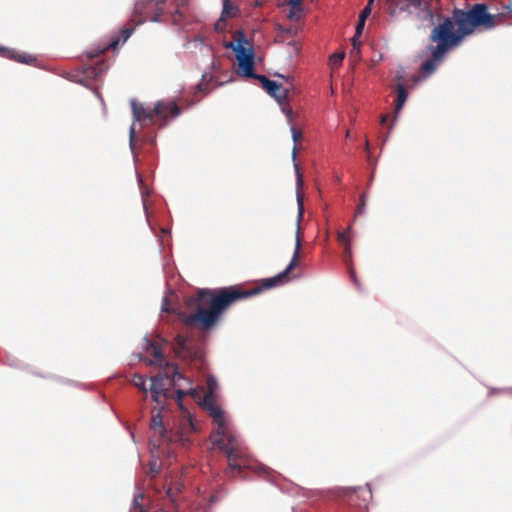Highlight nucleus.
Returning a JSON list of instances; mask_svg holds the SVG:
<instances>
[{
    "instance_id": "1",
    "label": "nucleus",
    "mask_w": 512,
    "mask_h": 512,
    "mask_svg": "<svg viewBox=\"0 0 512 512\" xmlns=\"http://www.w3.org/2000/svg\"><path fill=\"white\" fill-rule=\"evenodd\" d=\"M299 258L300 239L298 236L296 249L294 250L289 265L278 275L262 279L259 284L254 285L252 288L234 285L214 290L200 289L195 295L187 297L185 300V307L187 310L191 311V313L175 310L170 306L169 299L164 297L162 311L176 313L178 318L187 327H197L204 331L211 330L218 324L225 310L233 304L288 281V275L299 264Z\"/></svg>"
},
{
    "instance_id": "2",
    "label": "nucleus",
    "mask_w": 512,
    "mask_h": 512,
    "mask_svg": "<svg viewBox=\"0 0 512 512\" xmlns=\"http://www.w3.org/2000/svg\"><path fill=\"white\" fill-rule=\"evenodd\" d=\"M494 26L495 16L488 13L485 4H474L469 10L455 9L451 17H446L432 29L429 39L436 45L427 46L430 58L421 64L419 72L424 77L433 74L445 55L458 47L466 36L477 28L491 29Z\"/></svg>"
},
{
    "instance_id": "3",
    "label": "nucleus",
    "mask_w": 512,
    "mask_h": 512,
    "mask_svg": "<svg viewBox=\"0 0 512 512\" xmlns=\"http://www.w3.org/2000/svg\"><path fill=\"white\" fill-rule=\"evenodd\" d=\"M204 405L215 424L210 440L215 447L226 455L228 460V467L225 471L226 475L236 477L244 469H251L253 465L246 447L227 423L223 410L215 404L212 393H206Z\"/></svg>"
},
{
    "instance_id": "4",
    "label": "nucleus",
    "mask_w": 512,
    "mask_h": 512,
    "mask_svg": "<svg viewBox=\"0 0 512 512\" xmlns=\"http://www.w3.org/2000/svg\"><path fill=\"white\" fill-rule=\"evenodd\" d=\"M134 122H139L143 126L153 125L159 121V126H165L166 120L180 115V108L175 102H158L153 109L145 107L135 99L131 102Z\"/></svg>"
},
{
    "instance_id": "5",
    "label": "nucleus",
    "mask_w": 512,
    "mask_h": 512,
    "mask_svg": "<svg viewBox=\"0 0 512 512\" xmlns=\"http://www.w3.org/2000/svg\"><path fill=\"white\" fill-rule=\"evenodd\" d=\"M149 346L154 359L149 360L148 365H157L162 368L161 372L151 377L150 391L166 394L169 388L174 386L176 381L182 378V375L176 365L165 360L159 346L154 343H149Z\"/></svg>"
},
{
    "instance_id": "6",
    "label": "nucleus",
    "mask_w": 512,
    "mask_h": 512,
    "mask_svg": "<svg viewBox=\"0 0 512 512\" xmlns=\"http://www.w3.org/2000/svg\"><path fill=\"white\" fill-rule=\"evenodd\" d=\"M226 48L232 49L236 53L238 66L244 77L255 76L254 51L243 32H237L235 41L227 43Z\"/></svg>"
},
{
    "instance_id": "7",
    "label": "nucleus",
    "mask_w": 512,
    "mask_h": 512,
    "mask_svg": "<svg viewBox=\"0 0 512 512\" xmlns=\"http://www.w3.org/2000/svg\"><path fill=\"white\" fill-rule=\"evenodd\" d=\"M291 133H292V139L295 143L293 149H292V160L294 162V169H295V173H296V186H297V203H298V224H297V232H296V238L299 236V239H300V244L302 243V239H301V236H300V219L302 217V214H303V210H304V207H303V196L301 194V190L303 188V185H304V179H303V174L300 170V167H299V164L296 162V157H297V151H298V148H297V145L296 143L299 142L302 138V132L301 130L297 129L295 126H291ZM297 243V240L295 241V244Z\"/></svg>"
},
{
    "instance_id": "8",
    "label": "nucleus",
    "mask_w": 512,
    "mask_h": 512,
    "mask_svg": "<svg viewBox=\"0 0 512 512\" xmlns=\"http://www.w3.org/2000/svg\"><path fill=\"white\" fill-rule=\"evenodd\" d=\"M252 78L258 80L263 89H265L271 97L275 98L277 102L282 105V111L286 114L288 121L291 123L293 111L290 107L285 105L289 89L284 88L282 84H278L277 82L268 79L265 75L255 74Z\"/></svg>"
},
{
    "instance_id": "9",
    "label": "nucleus",
    "mask_w": 512,
    "mask_h": 512,
    "mask_svg": "<svg viewBox=\"0 0 512 512\" xmlns=\"http://www.w3.org/2000/svg\"><path fill=\"white\" fill-rule=\"evenodd\" d=\"M166 0H137L134 8V14L141 16L137 24L144 22L147 19L157 20V16L162 14V5Z\"/></svg>"
},
{
    "instance_id": "10",
    "label": "nucleus",
    "mask_w": 512,
    "mask_h": 512,
    "mask_svg": "<svg viewBox=\"0 0 512 512\" xmlns=\"http://www.w3.org/2000/svg\"><path fill=\"white\" fill-rule=\"evenodd\" d=\"M175 352L178 357L190 359L192 362L202 363L203 352L200 348L195 347L193 342L187 337L177 335L175 338Z\"/></svg>"
},
{
    "instance_id": "11",
    "label": "nucleus",
    "mask_w": 512,
    "mask_h": 512,
    "mask_svg": "<svg viewBox=\"0 0 512 512\" xmlns=\"http://www.w3.org/2000/svg\"><path fill=\"white\" fill-rule=\"evenodd\" d=\"M0 55L24 64H32L36 58L28 53H20L15 50L1 48Z\"/></svg>"
},
{
    "instance_id": "12",
    "label": "nucleus",
    "mask_w": 512,
    "mask_h": 512,
    "mask_svg": "<svg viewBox=\"0 0 512 512\" xmlns=\"http://www.w3.org/2000/svg\"><path fill=\"white\" fill-rule=\"evenodd\" d=\"M151 428L158 432L163 438H166L168 441H173L171 435L168 434L163 425V420L160 411L152 415L151 418Z\"/></svg>"
},
{
    "instance_id": "13",
    "label": "nucleus",
    "mask_w": 512,
    "mask_h": 512,
    "mask_svg": "<svg viewBox=\"0 0 512 512\" xmlns=\"http://www.w3.org/2000/svg\"><path fill=\"white\" fill-rule=\"evenodd\" d=\"M343 246H344V253H343L344 254L343 255L344 262L348 266L350 278L354 282L355 285H358L357 278H356V275H355V271H354V268L352 267V264H351V260H352L351 243H347L346 245H343Z\"/></svg>"
},
{
    "instance_id": "14",
    "label": "nucleus",
    "mask_w": 512,
    "mask_h": 512,
    "mask_svg": "<svg viewBox=\"0 0 512 512\" xmlns=\"http://www.w3.org/2000/svg\"><path fill=\"white\" fill-rule=\"evenodd\" d=\"M393 6L399 10H408L410 8H419L422 0H389Z\"/></svg>"
},
{
    "instance_id": "15",
    "label": "nucleus",
    "mask_w": 512,
    "mask_h": 512,
    "mask_svg": "<svg viewBox=\"0 0 512 512\" xmlns=\"http://www.w3.org/2000/svg\"><path fill=\"white\" fill-rule=\"evenodd\" d=\"M119 43H120L119 38L113 39L110 42V44L107 45L106 47H104L103 49L89 51V52H87L86 56L89 60L95 59V58L99 57L101 54L105 53L109 48H116L119 45Z\"/></svg>"
},
{
    "instance_id": "16",
    "label": "nucleus",
    "mask_w": 512,
    "mask_h": 512,
    "mask_svg": "<svg viewBox=\"0 0 512 512\" xmlns=\"http://www.w3.org/2000/svg\"><path fill=\"white\" fill-rule=\"evenodd\" d=\"M407 100V90L404 85L399 84L397 87V99L395 103L396 112L400 111Z\"/></svg>"
},
{
    "instance_id": "17",
    "label": "nucleus",
    "mask_w": 512,
    "mask_h": 512,
    "mask_svg": "<svg viewBox=\"0 0 512 512\" xmlns=\"http://www.w3.org/2000/svg\"><path fill=\"white\" fill-rule=\"evenodd\" d=\"M212 81V76L211 75H203L202 76V79L200 81V83L197 84L196 86V92H201V93H208L209 92V85H210V82Z\"/></svg>"
},
{
    "instance_id": "18",
    "label": "nucleus",
    "mask_w": 512,
    "mask_h": 512,
    "mask_svg": "<svg viewBox=\"0 0 512 512\" xmlns=\"http://www.w3.org/2000/svg\"><path fill=\"white\" fill-rule=\"evenodd\" d=\"M143 500H144V495L142 493L136 495L133 500L131 512H146V509L144 508L143 503H142Z\"/></svg>"
},
{
    "instance_id": "19",
    "label": "nucleus",
    "mask_w": 512,
    "mask_h": 512,
    "mask_svg": "<svg viewBox=\"0 0 512 512\" xmlns=\"http://www.w3.org/2000/svg\"><path fill=\"white\" fill-rule=\"evenodd\" d=\"M181 489H182L181 483H175L174 485H170L167 488L166 495L169 497L171 502L175 503L176 495L181 492Z\"/></svg>"
},
{
    "instance_id": "20",
    "label": "nucleus",
    "mask_w": 512,
    "mask_h": 512,
    "mask_svg": "<svg viewBox=\"0 0 512 512\" xmlns=\"http://www.w3.org/2000/svg\"><path fill=\"white\" fill-rule=\"evenodd\" d=\"M344 57H345L344 52L334 53L333 55H331L329 58V65L331 66V68L332 69L338 68L342 64Z\"/></svg>"
},
{
    "instance_id": "21",
    "label": "nucleus",
    "mask_w": 512,
    "mask_h": 512,
    "mask_svg": "<svg viewBox=\"0 0 512 512\" xmlns=\"http://www.w3.org/2000/svg\"><path fill=\"white\" fill-rule=\"evenodd\" d=\"M133 384L139 388L142 392H144L145 394L147 393V388L145 386L146 384V378L142 375H139V374H135L133 376Z\"/></svg>"
},
{
    "instance_id": "22",
    "label": "nucleus",
    "mask_w": 512,
    "mask_h": 512,
    "mask_svg": "<svg viewBox=\"0 0 512 512\" xmlns=\"http://www.w3.org/2000/svg\"><path fill=\"white\" fill-rule=\"evenodd\" d=\"M289 4L292 7V10L290 11V14H289V18L292 19V18L296 17V10L298 12L301 11L302 0H289Z\"/></svg>"
},
{
    "instance_id": "23",
    "label": "nucleus",
    "mask_w": 512,
    "mask_h": 512,
    "mask_svg": "<svg viewBox=\"0 0 512 512\" xmlns=\"http://www.w3.org/2000/svg\"><path fill=\"white\" fill-rule=\"evenodd\" d=\"M349 230H350V227L347 228L346 230L344 231H341L337 234V239L338 241L342 244V245H346L347 243H350V238H349Z\"/></svg>"
},
{
    "instance_id": "24",
    "label": "nucleus",
    "mask_w": 512,
    "mask_h": 512,
    "mask_svg": "<svg viewBox=\"0 0 512 512\" xmlns=\"http://www.w3.org/2000/svg\"><path fill=\"white\" fill-rule=\"evenodd\" d=\"M373 2V0H369L368 1V4L367 6L362 10V12L360 13V16H359V20L361 21H364L366 20V18L370 15L371 13V3Z\"/></svg>"
},
{
    "instance_id": "25",
    "label": "nucleus",
    "mask_w": 512,
    "mask_h": 512,
    "mask_svg": "<svg viewBox=\"0 0 512 512\" xmlns=\"http://www.w3.org/2000/svg\"><path fill=\"white\" fill-rule=\"evenodd\" d=\"M134 31L133 27H125L121 29V42L124 43Z\"/></svg>"
},
{
    "instance_id": "26",
    "label": "nucleus",
    "mask_w": 512,
    "mask_h": 512,
    "mask_svg": "<svg viewBox=\"0 0 512 512\" xmlns=\"http://www.w3.org/2000/svg\"><path fill=\"white\" fill-rule=\"evenodd\" d=\"M365 206H366V199H365V195L362 194L360 196V203L358 204L356 214L357 215L363 214L365 212Z\"/></svg>"
},
{
    "instance_id": "27",
    "label": "nucleus",
    "mask_w": 512,
    "mask_h": 512,
    "mask_svg": "<svg viewBox=\"0 0 512 512\" xmlns=\"http://www.w3.org/2000/svg\"><path fill=\"white\" fill-rule=\"evenodd\" d=\"M207 385H208V392L207 393H212V397H214V390H215V388L217 386L216 381L214 380V378L208 377Z\"/></svg>"
},
{
    "instance_id": "28",
    "label": "nucleus",
    "mask_w": 512,
    "mask_h": 512,
    "mask_svg": "<svg viewBox=\"0 0 512 512\" xmlns=\"http://www.w3.org/2000/svg\"><path fill=\"white\" fill-rule=\"evenodd\" d=\"M360 47L361 46H356V44L354 46H352V49L350 51L351 58H354L355 60L360 58V52H361Z\"/></svg>"
},
{
    "instance_id": "29",
    "label": "nucleus",
    "mask_w": 512,
    "mask_h": 512,
    "mask_svg": "<svg viewBox=\"0 0 512 512\" xmlns=\"http://www.w3.org/2000/svg\"><path fill=\"white\" fill-rule=\"evenodd\" d=\"M159 473V466L157 462H150L149 475L154 478Z\"/></svg>"
},
{
    "instance_id": "30",
    "label": "nucleus",
    "mask_w": 512,
    "mask_h": 512,
    "mask_svg": "<svg viewBox=\"0 0 512 512\" xmlns=\"http://www.w3.org/2000/svg\"><path fill=\"white\" fill-rule=\"evenodd\" d=\"M136 137L135 123L132 124L129 131L130 147L133 149L134 141Z\"/></svg>"
},
{
    "instance_id": "31",
    "label": "nucleus",
    "mask_w": 512,
    "mask_h": 512,
    "mask_svg": "<svg viewBox=\"0 0 512 512\" xmlns=\"http://www.w3.org/2000/svg\"><path fill=\"white\" fill-rule=\"evenodd\" d=\"M230 9H232V6L230 5L229 0H225L223 5L222 16H231Z\"/></svg>"
},
{
    "instance_id": "32",
    "label": "nucleus",
    "mask_w": 512,
    "mask_h": 512,
    "mask_svg": "<svg viewBox=\"0 0 512 512\" xmlns=\"http://www.w3.org/2000/svg\"><path fill=\"white\" fill-rule=\"evenodd\" d=\"M364 25H365L364 21H361V20L358 21L357 26H356V30H355V34H357V36H361L362 35L363 29H364Z\"/></svg>"
},
{
    "instance_id": "33",
    "label": "nucleus",
    "mask_w": 512,
    "mask_h": 512,
    "mask_svg": "<svg viewBox=\"0 0 512 512\" xmlns=\"http://www.w3.org/2000/svg\"><path fill=\"white\" fill-rule=\"evenodd\" d=\"M151 392H152V400L157 403L160 401V397L162 395H164V396L166 395L165 393H157L156 391H151Z\"/></svg>"
},
{
    "instance_id": "34",
    "label": "nucleus",
    "mask_w": 512,
    "mask_h": 512,
    "mask_svg": "<svg viewBox=\"0 0 512 512\" xmlns=\"http://www.w3.org/2000/svg\"><path fill=\"white\" fill-rule=\"evenodd\" d=\"M360 37H361V36H357V34H355V35L353 36V38L351 39L352 46H354L355 44H356V46H361Z\"/></svg>"
},
{
    "instance_id": "35",
    "label": "nucleus",
    "mask_w": 512,
    "mask_h": 512,
    "mask_svg": "<svg viewBox=\"0 0 512 512\" xmlns=\"http://www.w3.org/2000/svg\"><path fill=\"white\" fill-rule=\"evenodd\" d=\"M177 394H178V399H179V400H181V399H182V397L185 395V392H184V391H182V390H178V391H177Z\"/></svg>"
},
{
    "instance_id": "36",
    "label": "nucleus",
    "mask_w": 512,
    "mask_h": 512,
    "mask_svg": "<svg viewBox=\"0 0 512 512\" xmlns=\"http://www.w3.org/2000/svg\"><path fill=\"white\" fill-rule=\"evenodd\" d=\"M387 120H388V115H382L381 116V123L382 124H385L387 122Z\"/></svg>"
},
{
    "instance_id": "37",
    "label": "nucleus",
    "mask_w": 512,
    "mask_h": 512,
    "mask_svg": "<svg viewBox=\"0 0 512 512\" xmlns=\"http://www.w3.org/2000/svg\"><path fill=\"white\" fill-rule=\"evenodd\" d=\"M277 76H278V77L283 78L286 82H288V81H289V79H290V77H289V76H283V75H281V74H277Z\"/></svg>"
},
{
    "instance_id": "38",
    "label": "nucleus",
    "mask_w": 512,
    "mask_h": 512,
    "mask_svg": "<svg viewBox=\"0 0 512 512\" xmlns=\"http://www.w3.org/2000/svg\"><path fill=\"white\" fill-rule=\"evenodd\" d=\"M364 492L368 495H371V492L369 490H364Z\"/></svg>"
},
{
    "instance_id": "39",
    "label": "nucleus",
    "mask_w": 512,
    "mask_h": 512,
    "mask_svg": "<svg viewBox=\"0 0 512 512\" xmlns=\"http://www.w3.org/2000/svg\"><path fill=\"white\" fill-rule=\"evenodd\" d=\"M366 149L368 150L369 149V143L366 142Z\"/></svg>"
}]
</instances>
